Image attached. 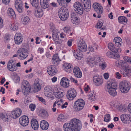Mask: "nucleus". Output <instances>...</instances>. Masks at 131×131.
I'll return each instance as SVG.
<instances>
[{
    "label": "nucleus",
    "mask_w": 131,
    "mask_h": 131,
    "mask_svg": "<svg viewBox=\"0 0 131 131\" xmlns=\"http://www.w3.org/2000/svg\"><path fill=\"white\" fill-rule=\"evenodd\" d=\"M130 88V86L129 83L127 81H123L121 82L119 84V89L122 93H127L129 91Z\"/></svg>",
    "instance_id": "nucleus-5"
},
{
    "label": "nucleus",
    "mask_w": 131,
    "mask_h": 131,
    "mask_svg": "<svg viewBox=\"0 0 131 131\" xmlns=\"http://www.w3.org/2000/svg\"><path fill=\"white\" fill-rule=\"evenodd\" d=\"M7 14L10 18L15 19L16 18V15L13 9L11 8H9L7 10Z\"/></svg>",
    "instance_id": "nucleus-34"
},
{
    "label": "nucleus",
    "mask_w": 131,
    "mask_h": 131,
    "mask_svg": "<svg viewBox=\"0 0 131 131\" xmlns=\"http://www.w3.org/2000/svg\"><path fill=\"white\" fill-rule=\"evenodd\" d=\"M0 117L1 119L5 122H8L10 121V115L8 113H1Z\"/></svg>",
    "instance_id": "nucleus-29"
},
{
    "label": "nucleus",
    "mask_w": 131,
    "mask_h": 131,
    "mask_svg": "<svg viewBox=\"0 0 131 131\" xmlns=\"http://www.w3.org/2000/svg\"><path fill=\"white\" fill-rule=\"evenodd\" d=\"M32 128L35 130H37L39 127V124L37 120L35 119L32 118L31 121Z\"/></svg>",
    "instance_id": "nucleus-33"
},
{
    "label": "nucleus",
    "mask_w": 131,
    "mask_h": 131,
    "mask_svg": "<svg viewBox=\"0 0 131 131\" xmlns=\"http://www.w3.org/2000/svg\"><path fill=\"white\" fill-rule=\"evenodd\" d=\"M82 127L81 121L76 118L71 119L70 123H64L63 126L64 131H79Z\"/></svg>",
    "instance_id": "nucleus-1"
},
{
    "label": "nucleus",
    "mask_w": 131,
    "mask_h": 131,
    "mask_svg": "<svg viewBox=\"0 0 131 131\" xmlns=\"http://www.w3.org/2000/svg\"><path fill=\"white\" fill-rule=\"evenodd\" d=\"M118 21L119 23L125 25L127 23L128 19L126 17L124 16H121L118 17Z\"/></svg>",
    "instance_id": "nucleus-40"
},
{
    "label": "nucleus",
    "mask_w": 131,
    "mask_h": 131,
    "mask_svg": "<svg viewBox=\"0 0 131 131\" xmlns=\"http://www.w3.org/2000/svg\"><path fill=\"white\" fill-rule=\"evenodd\" d=\"M73 56L76 59L80 60L83 58V54L82 52L78 50H74L73 51Z\"/></svg>",
    "instance_id": "nucleus-32"
},
{
    "label": "nucleus",
    "mask_w": 131,
    "mask_h": 131,
    "mask_svg": "<svg viewBox=\"0 0 131 131\" xmlns=\"http://www.w3.org/2000/svg\"><path fill=\"white\" fill-rule=\"evenodd\" d=\"M18 53V58L21 60H23L28 56V53L27 50L24 48L19 49L17 51Z\"/></svg>",
    "instance_id": "nucleus-16"
},
{
    "label": "nucleus",
    "mask_w": 131,
    "mask_h": 131,
    "mask_svg": "<svg viewBox=\"0 0 131 131\" xmlns=\"http://www.w3.org/2000/svg\"><path fill=\"white\" fill-rule=\"evenodd\" d=\"M71 22L73 24L77 25L80 22L79 18L75 14H71Z\"/></svg>",
    "instance_id": "nucleus-26"
},
{
    "label": "nucleus",
    "mask_w": 131,
    "mask_h": 131,
    "mask_svg": "<svg viewBox=\"0 0 131 131\" xmlns=\"http://www.w3.org/2000/svg\"><path fill=\"white\" fill-rule=\"evenodd\" d=\"M113 52H111L110 51H108L106 53V55L107 56L110 58H112Z\"/></svg>",
    "instance_id": "nucleus-63"
},
{
    "label": "nucleus",
    "mask_w": 131,
    "mask_h": 131,
    "mask_svg": "<svg viewBox=\"0 0 131 131\" xmlns=\"http://www.w3.org/2000/svg\"><path fill=\"white\" fill-rule=\"evenodd\" d=\"M37 98L43 104H44L45 105H46V102L45 100L43 98L39 96H36Z\"/></svg>",
    "instance_id": "nucleus-55"
},
{
    "label": "nucleus",
    "mask_w": 131,
    "mask_h": 131,
    "mask_svg": "<svg viewBox=\"0 0 131 131\" xmlns=\"http://www.w3.org/2000/svg\"><path fill=\"white\" fill-rule=\"evenodd\" d=\"M68 104V103L67 102H66L64 103V100H63L62 104L61 105V106L60 107L62 109L66 108L67 107Z\"/></svg>",
    "instance_id": "nucleus-58"
},
{
    "label": "nucleus",
    "mask_w": 131,
    "mask_h": 131,
    "mask_svg": "<svg viewBox=\"0 0 131 131\" xmlns=\"http://www.w3.org/2000/svg\"><path fill=\"white\" fill-rule=\"evenodd\" d=\"M32 6L37 7L39 5V0H30Z\"/></svg>",
    "instance_id": "nucleus-50"
},
{
    "label": "nucleus",
    "mask_w": 131,
    "mask_h": 131,
    "mask_svg": "<svg viewBox=\"0 0 131 131\" xmlns=\"http://www.w3.org/2000/svg\"><path fill=\"white\" fill-rule=\"evenodd\" d=\"M71 28L70 26H67L63 28L64 31L67 33H69L71 30Z\"/></svg>",
    "instance_id": "nucleus-53"
},
{
    "label": "nucleus",
    "mask_w": 131,
    "mask_h": 131,
    "mask_svg": "<svg viewBox=\"0 0 131 131\" xmlns=\"http://www.w3.org/2000/svg\"><path fill=\"white\" fill-rule=\"evenodd\" d=\"M73 8L75 11L79 14H82L83 13L84 7L82 4L80 2H75L73 5Z\"/></svg>",
    "instance_id": "nucleus-8"
},
{
    "label": "nucleus",
    "mask_w": 131,
    "mask_h": 131,
    "mask_svg": "<svg viewBox=\"0 0 131 131\" xmlns=\"http://www.w3.org/2000/svg\"><path fill=\"white\" fill-rule=\"evenodd\" d=\"M14 81L16 83H18L19 82L20 80V78L19 76L17 74L15 75L13 77Z\"/></svg>",
    "instance_id": "nucleus-52"
},
{
    "label": "nucleus",
    "mask_w": 131,
    "mask_h": 131,
    "mask_svg": "<svg viewBox=\"0 0 131 131\" xmlns=\"http://www.w3.org/2000/svg\"><path fill=\"white\" fill-rule=\"evenodd\" d=\"M103 76L105 79L107 80L109 78L110 74L108 73L107 72L104 73Z\"/></svg>",
    "instance_id": "nucleus-64"
},
{
    "label": "nucleus",
    "mask_w": 131,
    "mask_h": 131,
    "mask_svg": "<svg viewBox=\"0 0 131 131\" xmlns=\"http://www.w3.org/2000/svg\"><path fill=\"white\" fill-rule=\"evenodd\" d=\"M60 61L61 60L59 58L57 54L54 55L52 60V62L53 63L56 65H58Z\"/></svg>",
    "instance_id": "nucleus-42"
},
{
    "label": "nucleus",
    "mask_w": 131,
    "mask_h": 131,
    "mask_svg": "<svg viewBox=\"0 0 131 131\" xmlns=\"http://www.w3.org/2000/svg\"><path fill=\"white\" fill-rule=\"evenodd\" d=\"M69 80L68 78L63 77L61 79L60 84L62 87L66 88L69 86Z\"/></svg>",
    "instance_id": "nucleus-23"
},
{
    "label": "nucleus",
    "mask_w": 131,
    "mask_h": 131,
    "mask_svg": "<svg viewBox=\"0 0 131 131\" xmlns=\"http://www.w3.org/2000/svg\"><path fill=\"white\" fill-rule=\"evenodd\" d=\"M14 39L15 44L17 45L20 44L23 40V37L21 34L19 33L15 34Z\"/></svg>",
    "instance_id": "nucleus-22"
},
{
    "label": "nucleus",
    "mask_w": 131,
    "mask_h": 131,
    "mask_svg": "<svg viewBox=\"0 0 131 131\" xmlns=\"http://www.w3.org/2000/svg\"><path fill=\"white\" fill-rule=\"evenodd\" d=\"M118 102H111L110 104V107L113 111H116L117 110Z\"/></svg>",
    "instance_id": "nucleus-44"
},
{
    "label": "nucleus",
    "mask_w": 131,
    "mask_h": 131,
    "mask_svg": "<svg viewBox=\"0 0 131 131\" xmlns=\"http://www.w3.org/2000/svg\"><path fill=\"white\" fill-rule=\"evenodd\" d=\"M22 111L19 108H16L13 110L10 114V118L16 119L19 117L21 115Z\"/></svg>",
    "instance_id": "nucleus-17"
},
{
    "label": "nucleus",
    "mask_w": 131,
    "mask_h": 131,
    "mask_svg": "<svg viewBox=\"0 0 131 131\" xmlns=\"http://www.w3.org/2000/svg\"><path fill=\"white\" fill-rule=\"evenodd\" d=\"M99 57V56H97L93 57H89L86 60L87 64L91 67H93L95 64L96 65V62Z\"/></svg>",
    "instance_id": "nucleus-19"
},
{
    "label": "nucleus",
    "mask_w": 131,
    "mask_h": 131,
    "mask_svg": "<svg viewBox=\"0 0 131 131\" xmlns=\"http://www.w3.org/2000/svg\"><path fill=\"white\" fill-rule=\"evenodd\" d=\"M117 111L123 112H125L127 111L126 106L125 104H123L118 102Z\"/></svg>",
    "instance_id": "nucleus-36"
},
{
    "label": "nucleus",
    "mask_w": 131,
    "mask_h": 131,
    "mask_svg": "<svg viewBox=\"0 0 131 131\" xmlns=\"http://www.w3.org/2000/svg\"><path fill=\"white\" fill-rule=\"evenodd\" d=\"M116 65L117 67H121L123 68H124L128 65L123 60H119L115 62Z\"/></svg>",
    "instance_id": "nucleus-37"
},
{
    "label": "nucleus",
    "mask_w": 131,
    "mask_h": 131,
    "mask_svg": "<svg viewBox=\"0 0 131 131\" xmlns=\"http://www.w3.org/2000/svg\"><path fill=\"white\" fill-rule=\"evenodd\" d=\"M117 52H114V53L113 52V55L112 58L116 59L118 58L120 56L119 54L117 53Z\"/></svg>",
    "instance_id": "nucleus-59"
},
{
    "label": "nucleus",
    "mask_w": 131,
    "mask_h": 131,
    "mask_svg": "<svg viewBox=\"0 0 131 131\" xmlns=\"http://www.w3.org/2000/svg\"><path fill=\"white\" fill-rule=\"evenodd\" d=\"M52 37L54 43L56 44H60L62 43L61 40L59 39L58 35L60 33L56 29H53L52 31Z\"/></svg>",
    "instance_id": "nucleus-10"
},
{
    "label": "nucleus",
    "mask_w": 131,
    "mask_h": 131,
    "mask_svg": "<svg viewBox=\"0 0 131 131\" xmlns=\"http://www.w3.org/2000/svg\"><path fill=\"white\" fill-rule=\"evenodd\" d=\"M63 100L60 99L55 101L53 103L52 108V111L54 112L56 111L57 108L60 107L62 104Z\"/></svg>",
    "instance_id": "nucleus-25"
},
{
    "label": "nucleus",
    "mask_w": 131,
    "mask_h": 131,
    "mask_svg": "<svg viewBox=\"0 0 131 131\" xmlns=\"http://www.w3.org/2000/svg\"><path fill=\"white\" fill-rule=\"evenodd\" d=\"M76 96V91L73 88L70 89L67 92L66 97L69 101L73 100L75 98Z\"/></svg>",
    "instance_id": "nucleus-11"
},
{
    "label": "nucleus",
    "mask_w": 131,
    "mask_h": 131,
    "mask_svg": "<svg viewBox=\"0 0 131 131\" xmlns=\"http://www.w3.org/2000/svg\"><path fill=\"white\" fill-rule=\"evenodd\" d=\"M21 20L22 24L25 25H27L30 21V18L26 16H23Z\"/></svg>",
    "instance_id": "nucleus-46"
},
{
    "label": "nucleus",
    "mask_w": 131,
    "mask_h": 131,
    "mask_svg": "<svg viewBox=\"0 0 131 131\" xmlns=\"http://www.w3.org/2000/svg\"><path fill=\"white\" fill-rule=\"evenodd\" d=\"M10 29L14 31L17 30L18 29V25L16 23H10L9 26Z\"/></svg>",
    "instance_id": "nucleus-47"
},
{
    "label": "nucleus",
    "mask_w": 131,
    "mask_h": 131,
    "mask_svg": "<svg viewBox=\"0 0 131 131\" xmlns=\"http://www.w3.org/2000/svg\"><path fill=\"white\" fill-rule=\"evenodd\" d=\"M114 42H115V45L116 46L119 47L121 46V45L123 43L122 40L119 37H115L114 40Z\"/></svg>",
    "instance_id": "nucleus-35"
},
{
    "label": "nucleus",
    "mask_w": 131,
    "mask_h": 131,
    "mask_svg": "<svg viewBox=\"0 0 131 131\" xmlns=\"http://www.w3.org/2000/svg\"><path fill=\"white\" fill-rule=\"evenodd\" d=\"M58 15L61 20L64 21L68 18L69 14L68 10L65 7H62L59 9Z\"/></svg>",
    "instance_id": "nucleus-4"
},
{
    "label": "nucleus",
    "mask_w": 131,
    "mask_h": 131,
    "mask_svg": "<svg viewBox=\"0 0 131 131\" xmlns=\"http://www.w3.org/2000/svg\"><path fill=\"white\" fill-rule=\"evenodd\" d=\"M7 68L10 71L14 72L17 70V68L16 66L15 60L13 59L10 60L7 62Z\"/></svg>",
    "instance_id": "nucleus-15"
},
{
    "label": "nucleus",
    "mask_w": 131,
    "mask_h": 131,
    "mask_svg": "<svg viewBox=\"0 0 131 131\" xmlns=\"http://www.w3.org/2000/svg\"><path fill=\"white\" fill-rule=\"evenodd\" d=\"M115 77L117 79H120L121 78L122 75L119 72H117L115 73Z\"/></svg>",
    "instance_id": "nucleus-61"
},
{
    "label": "nucleus",
    "mask_w": 131,
    "mask_h": 131,
    "mask_svg": "<svg viewBox=\"0 0 131 131\" xmlns=\"http://www.w3.org/2000/svg\"><path fill=\"white\" fill-rule=\"evenodd\" d=\"M66 119V117L64 115L62 114H60L58 115L57 118L58 121L60 122H65Z\"/></svg>",
    "instance_id": "nucleus-49"
},
{
    "label": "nucleus",
    "mask_w": 131,
    "mask_h": 131,
    "mask_svg": "<svg viewBox=\"0 0 131 131\" xmlns=\"http://www.w3.org/2000/svg\"><path fill=\"white\" fill-rule=\"evenodd\" d=\"M34 14L36 17L40 18L42 16L43 13L41 9L39 8L35 10Z\"/></svg>",
    "instance_id": "nucleus-38"
},
{
    "label": "nucleus",
    "mask_w": 131,
    "mask_h": 131,
    "mask_svg": "<svg viewBox=\"0 0 131 131\" xmlns=\"http://www.w3.org/2000/svg\"><path fill=\"white\" fill-rule=\"evenodd\" d=\"M61 90V89L57 85L54 87L53 93L56 98L61 99L63 96V92Z\"/></svg>",
    "instance_id": "nucleus-18"
},
{
    "label": "nucleus",
    "mask_w": 131,
    "mask_h": 131,
    "mask_svg": "<svg viewBox=\"0 0 131 131\" xmlns=\"http://www.w3.org/2000/svg\"><path fill=\"white\" fill-rule=\"evenodd\" d=\"M47 71L48 74L51 76L55 75L57 72L56 67L52 65L49 66L47 67Z\"/></svg>",
    "instance_id": "nucleus-24"
},
{
    "label": "nucleus",
    "mask_w": 131,
    "mask_h": 131,
    "mask_svg": "<svg viewBox=\"0 0 131 131\" xmlns=\"http://www.w3.org/2000/svg\"><path fill=\"white\" fill-rule=\"evenodd\" d=\"M58 3L60 6H63L65 5V0H57Z\"/></svg>",
    "instance_id": "nucleus-60"
},
{
    "label": "nucleus",
    "mask_w": 131,
    "mask_h": 131,
    "mask_svg": "<svg viewBox=\"0 0 131 131\" xmlns=\"http://www.w3.org/2000/svg\"><path fill=\"white\" fill-rule=\"evenodd\" d=\"M29 107L30 110L33 111L36 108V106L35 104H31L29 105Z\"/></svg>",
    "instance_id": "nucleus-56"
},
{
    "label": "nucleus",
    "mask_w": 131,
    "mask_h": 131,
    "mask_svg": "<svg viewBox=\"0 0 131 131\" xmlns=\"http://www.w3.org/2000/svg\"><path fill=\"white\" fill-rule=\"evenodd\" d=\"M108 47L110 50H112L113 52H120L121 50L120 48H118V49H116L115 48L113 44L111 43H108Z\"/></svg>",
    "instance_id": "nucleus-43"
},
{
    "label": "nucleus",
    "mask_w": 131,
    "mask_h": 131,
    "mask_svg": "<svg viewBox=\"0 0 131 131\" xmlns=\"http://www.w3.org/2000/svg\"><path fill=\"white\" fill-rule=\"evenodd\" d=\"M77 45L78 49L80 52H84L87 49L86 45L84 41L82 39L79 40L77 42Z\"/></svg>",
    "instance_id": "nucleus-14"
},
{
    "label": "nucleus",
    "mask_w": 131,
    "mask_h": 131,
    "mask_svg": "<svg viewBox=\"0 0 131 131\" xmlns=\"http://www.w3.org/2000/svg\"><path fill=\"white\" fill-rule=\"evenodd\" d=\"M34 91L35 92H38L41 89L40 84H34Z\"/></svg>",
    "instance_id": "nucleus-54"
},
{
    "label": "nucleus",
    "mask_w": 131,
    "mask_h": 131,
    "mask_svg": "<svg viewBox=\"0 0 131 131\" xmlns=\"http://www.w3.org/2000/svg\"><path fill=\"white\" fill-rule=\"evenodd\" d=\"M113 81L112 80H110L107 82L105 86V89L111 96H114L117 94L116 91L117 84L116 82Z\"/></svg>",
    "instance_id": "nucleus-2"
},
{
    "label": "nucleus",
    "mask_w": 131,
    "mask_h": 131,
    "mask_svg": "<svg viewBox=\"0 0 131 131\" xmlns=\"http://www.w3.org/2000/svg\"><path fill=\"white\" fill-rule=\"evenodd\" d=\"M88 99L91 101H94L95 100L94 93L92 92H89L88 95Z\"/></svg>",
    "instance_id": "nucleus-48"
},
{
    "label": "nucleus",
    "mask_w": 131,
    "mask_h": 131,
    "mask_svg": "<svg viewBox=\"0 0 131 131\" xmlns=\"http://www.w3.org/2000/svg\"><path fill=\"white\" fill-rule=\"evenodd\" d=\"M93 7L97 13L98 18H101V15L103 12V9L102 5L100 4L97 3H95L93 4Z\"/></svg>",
    "instance_id": "nucleus-12"
},
{
    "label": "nucleus",
    "mask_w": 131,
    "mask_h": 131,
    "mask_svg": "<svg viewBox=\"0 0 131 131\" xmlns=\"http://www.w3.org/2000/svg\"><path fill=\"white\" fill-rule=\"evenodd\" d=\"M96 65H99L100 68L102 70H104L107 67V64L105 61L102 57L99 56L96 62Z\"/></svg>",
    "instance_id": "nucleus-9"
},
{
    "label": "nucleus",
    "mask_w": 131,
    "mask_h": 131,
    "mask_svg": "<svg viewBox=\"0 0 131 131\" xmlns=\"http://www.w3.org/2000/svg\"><path fill=\"white\" fill-rule=\"evenodd\" d=\"M60 37L61 39H60L62 41H66L67 40L66 36V34L63 32H62L60 33Z\"/></svg>",
    "instance_id": "nucleus-51"
},
{
    "label": "nucleus",
    "mask_w": 131,
    "mask_h": 131,
    "mask_svg": "<svg viewBox=\"0 0 131 131\" xmlns=\"http://www.w3.org/2000/svg\"><path fill=\"white\" fill-rule=\"evenodd\" d=\"M62 68L65 71L68 72L73 68V66L71 63L66 62L63 64Z\"/></svg>",
    "instance_id": "nucleus-39"
},
{
    "label": "nucleus",
    "mask_w": 131,
    "mask_h": 131,
    "mask_svg": "<svg viewBox=\"0 0 131 131\" xmlns=\"http://www.w3.org/2000/svg\"><path fill=\"white\" fill-rule=\"evenodd\" d=\"M40 3L41 7L43 8L46 9L49 6L48 0H40Z\"/></svg>",
    "instance_id": "nucleus-45"
},
{
    "label": "nucleus",
    "mask_w": 131,
    "mask_h": 131,
    "mask_svg": "<svg viewBox=\"0 0 131 131\" xmlns=\"http://www.w3.org/2000/svg\"><path fill=\"white\" fill-rule=\"evenodd\" d=\"M31 86L28 82L27 80H24L22 82V91L25 95H27L30 92Z\"/></svg>",
    "instance_id": "nucleus-6"
},
{
    "label": "nucleus",
    "mask_w": 131,
    "mask_h": 131,
    "mask_svg": "<svg viewBox=\"0 0 131 131\" xmlns=\"http://www.w3.org/2000/svg\"><path fill=\"white\" fill-rule=\"evenodd\" d=\"M19 123L22 126H26L28 125L29 123L28 117L25 115L21 116L19 118Z\"/></svg>",
    "instance_id": "nucleus-20"
},
{
    "label": "nucleus",
    "mask_w": 131,
    "mask_h": 131,
    "mask_svg": "<svg viewBox=\"0 0 131 131\" xmlns=\"http://www.w3.org/2000/svg\"><path fill=\"white\" fill-rule=\"evenodd\" d=\"M123 69L121 70V72L122 74L124 76L129 77L131 75V69L127 65Z\"/></svg>",
    "instance_id": "nucleus-27"
},
{
    "label": "nucleus",
    "mask_w": 131,
    "mask_h": 131,
    "mask_svg": "<svg viewBox=\"0 0 131 131\" xmlns=\"http://www.w3.org/2000/svg\"><path fill=\"white\" fill-rule=\"evenodd\" d=\"M49 126L48 123L46 121L43 120L41 121L40 126L42 130H45L47 129Z\"/></svg>",
    "instance_id": "nucleus-41"
},
{
    "label": "nucleus",
    "mask_w": 131,
    "mask_h": 131,
    "mask_svg": "<svg viewBox=\"0 0 131 131\" xmlns=\"http://www.w3.org/2000/svg\"><path fill=\"white\" fill-rule=\"evenodd\" d=\"M110 120V115L109 114H107L105 115L104 121L106 122H108Z\"/></svg>",
    "instance_id": "nucleus-57"
},
{
    "label": "nucleus",
    "mask_w": 131,
    "mask_h": 131,
    "mask_svg": "<svg viewBox=\"0 0 131 131\" xmlns=\"http://www.w3.org/2000/svg\"><path fill=\"white\" fill-rule=\"evenodd\" d=\"M85 104L84 101L82 99H79L76 101L73 104V109L76 112L79 111L83 108Z\"/></svg>",
    "instance_id": "nucleus-3"
},
{
    "label": "nucleus",
    "mask_w": 131,
    "mask_h": 131,
    "mask_svg": "<svg viewBox=\"0 0 131 131\" xmlns=\"http://www.w3.org/2000/svg\"><path fill=\"white\" fill-rule=\"evenodd\" d=\"M121 121L124 123L127 124L130 121V118L129 114H125L121 116Z\"/></svg>",
    "instance_id": "nucleus-30"
},
{
    "label": "nucleus",
    "mask_w": 131,
    "mask_h": 131,
    "mask_svg": "<svg viewBox=\"0 0 131 131\" xmlns=\"http://www.w3.org/2000/svg\"><path fill=\"white\" fill-rule=\"evenodd\" d=\"M93 80L95 85L97 86L101 85L103 82V80L102 78L97 75L93 77Z\"/></svg>",
    "instance_id": "nucleus-21"
},
{
    "label": "nucleus",
    "mask_w": 131,
    "mask_h": 131,
    "mask_svg": "<svg viewBox=\"0 0 131 131\" xmlns=\"http://www.w3.org/2000/svg\"><path fill=\"white\" fill-rule=\"evenodd\" d=\"M57 85L48 86H46L44 89V92L45 96L49 98H52L53 93L54 89Z\"/></svg>",
    "instance_id": "nucleus-7"
},
{
    "label": "nucleus",
    "mask_w": 131,
    "mask_h": 131,
    "mask_svg": "<svg viewBox=\"0 0 131 131\" xmlns=\"http://www.w3.org/2000/svg\"><path fill=\"white\" fill-rule=\"evenodd\" d=\"M81 1L84 4L85 10L87 12L90 10L91 8L90 0H81Z\"/></svg>",
    "instance_id": "nucleus-28"
},
{
    "label": "nucleus",
    "mask_w": 131,
    "mask_h": 131,
    "mask_svg": "<svg viewBox=\"0 0 131 131\" xmlns=\"http://www.w3.org/2000/svg\"><path fill=\"white\" fill-rule=\"evenodd\" d=\"M70 81L72 82L75 84L76 85L78 84V81L76 79L74 78H73L71 77L70 78Z\"/></svg>",
    "instance_id": "nucleus-62"
},
{
    "label": "nucleus",
    "mask_w": 131,
    "mask_h": 131,
    "mask_svg": "<svg viewBox=\"0 0 131 131\" xmlns=\"http://www.w3.org/2000/svg\"><path fill=\"white\" fill-rule=\"evenodd\" d=\"M15 7L18 12L21 13L24 11L23 4L21 0H15Z\"/></svg>",
    "instance_id": "nucleus-13"
},
{
    "label": "nucleus",
    "mask_w": 131,
    "mask_h": 131,
    "mask_svg": "<svg viewBox=\"0 0 131 131\" xmlns=\"http://www.w3.org/2000/svg\"><path fill=\"white\" fill-rule=\"evenodd\" d=\"M73 72L75 76L78 78H81L82 76V73L80 69L78 67H75L73 70Z\"/></svg>",
    "instance_id": "nucleus-31"
}]
</instances>
